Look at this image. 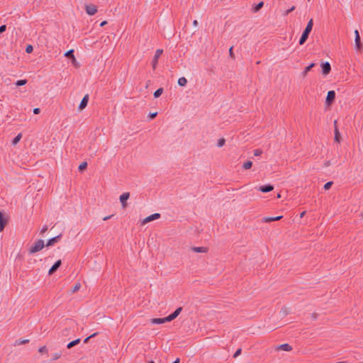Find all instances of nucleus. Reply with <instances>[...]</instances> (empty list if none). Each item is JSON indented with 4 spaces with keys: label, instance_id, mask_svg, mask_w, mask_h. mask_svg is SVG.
<instances>
[{
    "label": "nucleus",
    "instance_id": "c03bdc74",
    "mask_svg": "<svg viewBox=\"0 0 363 363\" xmlns=\"http://www.w3.org/2000/svg\"><path fill=\"white\" fill-rule=\"evenodd\" d=\"M6 29V25H2L0 26V34L4 33Z\"/></svg>",
    "mask_w": 363,
    "mask_h": 363
},
{
    "label": "nucleus",
    "instance_id": "864d4df0",
    "mask_svg": "<svg viewBox=\"0 0 363 363\" xmlns=\"http://www.w3.org/2000/svg\"><path fill=\"white\" fill-rule=\"evenodd\" d=\"M89 339H91V338L89 337H89H86V338L84 340V343H87V342H89Z\"/></svg>",
    "mask_w": 363,
    "mask_h": 363
},
{
    "label": "nucleus",
    "instance_id": "72a5a7b5",
    "mask_svg": "<svg viewBox=\"0 0 363 363\" xmlns=\"http://www.w3.org/2000/svg\"><path fill=\"white\" fill-rule=\"evenodd\" d=\"M225 140L224 138H220L218 141V147H221L225 145Z\"/></svg>",
    "mask_w": 363,
    "mask_h": 363
},
{
    "label": "nucleus",
    "instance_id": "dca6fc26",
    "mask_svg": "<svg viewBox=\"0 0 363 363\" xmlns=\"http://www.w3.org/2000/svg\"><path fill=\"white\" fill-rule=\"evenodd\" d=\"M191 250L194 252L206 253L208 250L206 247H192Z\"/></svg>",
    "mask_w": 363,
    "mask_h": 363
},
{
    "label": "nucleus",
    "instance_id": "052dcab7",
    "mask_svg": "<svg viewBox=\"0 0 363 363\" xmlns=\"http://www.w3.org/2000/svg\"><path fill=\"white\" fill-rule=\"evenodd\" d=\"M259 63H260V61H257V62H256V64H257V65H258V64H259Z\"/></svg>",
    "mask_w": 363,
    "mask_h": 363
},
{
    "label": "nucleus",
    "instance_id": "a19ab883",
    "mask_svg": "<svg viewBox=\"0 0 363 363\" xmlns=\"http://www.w3.org/2000/svg\"><path fill=\"white\" fill-rule=\"evenodd\" d=\"M233 46H231L230 48V49H229V55H230V57H232L233 59H235V55H234V53L233 52Z\"/></svg>",
    "mask_w": 363,
    "mask_h": 363
},
{
    "label": "nucleus",
    "instance_id": "f03ea898",
    "mask_svg": "<svg viewBox=\"0 0 363 363\" xmlns=\"http://www.w3.org/2000/svg\"><path fill=\"white\" fill-rule=\"evenodd\" d=\"M45 246L44 241L41 239L38 240L35 244L30 248L29 252L33 254L40 251Z\"/></svg>",
    "mask_w": 363,
    "mask_h": 363
},
{
    "label": "nucleus",
    "instance_id": "b1692460",
    "mask_svg": "<svg viewBox=\"0 0 363 363\" xmlns=\"http://www.w3.org/2000/svg\"><path fill=\"white\" fill-rule=\"evenodd\" d=\"M264 6V2L263 1H260L255 6H254L252 8V11L254 13H256L257 11H259Z\"/></svg>",
    "mask_w": 363,
    "mask_h": 363
},
{
    "label": "nucleus",
    "instance_id": "9d476101",
    "mask_svg": "<svg viewBox=\"0 0 363 363\" xmlns=\"http://www.w3.org/2000/svg\"><path fill=\"white\" fill-rule=\"evenodd\" d=\"M8 220L5 218L4 213L0 211V232H2L7 225Z\"/></svg>",
    "mask_w": 363,
    "mask_h": 363
},
{
    "label": "nucleus",
    "instance_id": "8fccbe9b",
    "mask_svg": "<svg viewBox=\"0 0 363 363\" xmlns=\"http://www.w3.org/2000/svg\"><path fill=\"white\" fill-rule=\"evenodd\" d=\"M354 35H355V38L360 37L359 33L357 30H354Z\"/></svg>",
    "mask_w": 363,
    "mask_h": 363
},
{
    "label": "nucleus",
    "instance_id": "412c9836",
    "mask_svg": "<svg viewBox=\"0 0 363 363\" xmlns=\"http://www.w3.org/2000/svg\"><path fill=\"white\" fill-rule=\"evenodd\" d=\"M81 342V339L80 338H77L73 341H71L70 342H69L67 345V347L68 349H71L72 347H73L74 346L78 345L79 342Z\"/></svg>",
    "mask_w": 363,
    "mask_h": 363
},
{
    "label": "nucleus",
    "instance_id": "7ed1b4c3",
    "mask_svg": "<svg viewBox=\"0 0 363 363\" xmlns=\"http://www.w3.org/2000/svg\"><path fill=\"white\" fill-rule=\"evenodd\" d=\"M335 99V91L333 90H330L328 92L327 96L325 99V105L330 106L333 104Z\"/></svg>",
    "mask_w": 363,
    "mask_h": 363
},
{
    "label": "nucleus",
    "instance_id": "4be33fe9",
    "mask_svg": "<svg viewBox=\"0 0 363 363\" xmlns=\"http://www.w3.org/2000/svg\"><path fill=\"white\" fill-rule=\"evenodd\" d=\"M315 65V64L313 62V63L310 64L308 66H307V67L305 68V69H304V71L303 72V73H302L303 77H306V75H307L308 72L309 71H311V69H312Z\"/></svg>",
    "mask_w": 363,
    "mask_h": 363
},
{
    "label": "nucleus",
    "instance_id": "79ce46f5",
    "mask_svg": "<svg viewBox=\"0 0 363 363\" xmlns=\"http://www.w3.org/2000/svg\"><path fill=\"white\" fill-rule=\"evenodd\" d=\"M157 115V112H154V113H150L148 116V117L150 118V119H153L155 118Z\"/></svg>",
    "mask_w": 363,
    "mask_h": 363
},
{
    "label": "nucleus",
    "instance_id": "37998d69",
    "mask_svg": "<svg viewBox=\"0 0 363 363\" xmlns=\"http://www.w3.org/2000/svg\"><path fill=\"white\" fill-rule=\"evenodd\" d=\"M295 10V6H291L289 9H288L287 11H286V15H288L289 13L292 12L293 11Z\"/></svg>",
    "mask_w": 363,
    "mask_h": 363
},
{
    "label": "nucleus",
    "instance_id": "c9c22d12",
    "mask_svg": "<svg viewBox=\"0 0 363 363\" xmlns=\"http://www.w3.org/2000/svg\"><path fill=\"white\" fill-rule=\"evenodd\" d=\"M48 351V348H47L46 346H43V347H40L39 350H38V352L40 353H47Z\"/></svg>",
    "mask_w": 363,
    "mask_h": 363
},
{
    "label": "nucleus",
    "instance_id": "a211bd4d",
    "mask_svg": "<svg viewBox=\"0 0 363 363\" xmlns=\"http://www.w3.org/2000/svg\"><path fill=\"white\" fill-rule=\"evenodd\" d=\"M152 324H162L168 322L165 320V318H155L150 320Z\"/></svg>",
    "mask_w": 363,
    "mask_h": 363
},
{
    "label": "nucleus",
    "instance_id": "bb28decb",
    "mask_svg": "<svg viewBox=\"0 0 363 363\" xmlns=\"http://www.w3.org/2000/svg\"><path fill=\"white\" fill-rule=\"evenodd\" d=\"M80 288H81V284L79 282H77L72 288L71 292L72 294H74V293L77 292V291H79Z\"/></svg>",
    "mask_w": 363,
    "mask_h": 363
},
{
    "label": "nucleus",
    "instance_id": "09e8293b",
    "mask_svg": "<svg viewBox=\"0 0 363 363\" xmlns=\"http://www.w3.org/2000/svg\"><path fill=\"white\" fill-rule=\"evenodd\" d=\"M113 216V215H110V216H105L103 220H107L108 219H110L111 218H112Z\"/></svg>",
    "mask_w": 363,
    "mask_h": 363
},
{
    "label": "nucleus",
    "instance_id": "13d9d810",
    "mask_svg": "<svg viewBox=\"0 0 363 363\" xmlns=\"http://www.w3.org/2000/svg\"><path fill=\"white\" fill-rule=\"evenodd\" d=\"M179 358H177L172 363H179Z\"/></svg>",
    "mask_w": 363,
    "mask_h": 363
},
{
    "label": "nucleus",
    "instance_id": "49530a36",
    "mask_svg": "<svg viewBox=\"0 0 363 363\" xmlns=\"http://www.w3.org/2000/svg\"><path fill=\"white\" fill-rule=\"evenodd\" d=\"M33 111L34 114H38L40 112V109L39 108H35Z\"/></svg>",
    "mask_w": 363,
    "mask_h": 363
},
{
    "label": "nucleus",
    "instance_id": "6ab92c4d",
    "mask_svg": "<svg viewBox=\"0 0 363 363\" xmlns=\"http://www.w3.org/2000/svg\"><path fill=\"white\" fill-rule=\"evenodd\" d=\"M277 350H281L284 351L289 352L292 350V347L289 344L285 343V344L279 345V347H277Z\"/></svg>",
    "mask_w": 363,
    "mask_h": 363
},
{
    "label": "nucleus",
    "instance_id": "6e6d98bb",
    "mask_svg": "<svg viewBox=\"0 0 363 363\" xmlns=\"http://www.w3.org/2000/svg\"><path fill=\"white\" fill-rule=\"evenodd\" d=\"M193 25H194V26H198V21H197L196 20H194V21H193Z\"/></svg>",
    "mask_w": 363,
    "mask_h": 363
},
{
    "label": "nucleus",
    "instance_id": "39448f33",
    "mask_svg": "<svg viewBox=\"0 0 363 363\" xmlns=\"http://www.w3.org/2000/svg\"><path fill=\"white\" fill-rule=\"evenodd\" d=\"M129 197H130L129 192L123 193L120 196V201L121 203L123 208H125L127 207V206H128L127 200L129 199Z\"/></svg>",
    "mask_w": 363,
    "mask_h": 363
},
{
    "label": "nucleus",
    "instance_id": "58836bf2",
    "mask_svg": "<svg viewBox=\"0 0 363 363\" xmlns=\"http://www.w3.org/2000/svg\"><path fill=\"white\" fill-rule=\"evenodd\" d=\"M241 352H242V349L241 348H239L238 350H237V351L233 354V357L236 358L237 357H238L241 354Z\"/></svg>",
    "mask_w": 363,
    "mask_h": 363
},
{
    "label": "nucleus",
    "instance_id": "f8f14e48",
    "mask_svg": "<svg viewBox=\"0 0 363 363\" xmlns=\"http://www.w3.org/2000/svg\"><path fill=\"white\" fill-rule=\"evenodd\" d=\"M88 101H89V94H86L83 97V99H82V101L79 105V109L83 110L84 108H85L87 106Z\"/></svg>",
    "mask_w": 363,
    "mask_h": 363
},
{
    "label": "nucleus",
    "instance_id": "f3484780",
    "mask_svg": "<svg viewBox=\"0 0 363 363\" xmlns=\"http://www.w3.org/2000/svg\"><path fill=\"white\" fill-rule=\"evenodd\" d=\"M282 218H283L282 216H276V217H264L262 218V221L264 223H269V222H272V221L279 220Z\"/></svg>",
    "mask_w": 363,
    "mask_h": 363
},
{
    "label": "nucleus",
    "instance_id": "c756f323",
    "mask_svg": "<svg viewBox=\"0 0 363 363\" xmlns=\"http://www.w3.org/2000/svg\"><path fill=\"white\" fill-rule=\"evenodd\" d=\"M26 83H27L26 79H20V80L16 81L15 84L17 86H21L26 84Z\"/></svg>",
    "mask_w": 363,
    "mask_h": 363
},
{
    "label": "nucleus",
    "instance_id": "ddd939ff",
    "mask_svg": "<svg viewBox=\"0 0 363 363\" xmlns=\"http://www.w3.org/2000/svg\"><path fill=\"white\" fill-rule=\"evenodd\" d=\"M62 237V234H60L54 238H50L48 240L46 246L50 247L53 245L55 243L57 242Z\"/></svg>",
    "mask_w": 363,
    "mask_h": 363
},
{
    "label": "nucleus",
    "instance_id": "aec40b11",
    "mask_svg": "<svg viewBox=\"0 0 363 363\" xmlns=\"http://www.w3.org/2000/svg\"><path fill=\"white\" fill-rule=\"evenodd\" d=\"M355 48L358 51H361L362 49V44L361 43L360 37L354 38Z\"/></svg>",
    "mask_w": 363,
    "mask_h": 363
},
{
    "label": "nucleus",
    "instance_id": "5fc2aeb1",
    "mask_svg": "<svg viewBox=\"0 0 363 363\" xmlns=\"http://www.w3.org/2000/svg\"><path fill=\"white\" fill-rule=\"evenodd\" d=\"M97 334H98V333H93L92 335H89V337H90V338H92V337H94L96 336V335H97Z\"/></svg>",
    "mask_w": 363,
    "mask_h": 363
},
{
    "label": "nucleus",
    "instance_id": "4d7b16f0",
    "mask_svg": "<svg viewBox=\"0 0 363 363\" xmlns=\"http://www.w3.org/2000/svg\"><path fill=\"white\" fill-rule=\"evenodd\" d=\"M306 214V211H303L301 214H300V217L301 218H303Z\"/></svg>",
    "mask_w": 363,
    "mask_h": 363
},
{
    "label": "nucleus",
    "instance_id": "3c124183",
    "mask_svg": "<svg viewBox=\"0 0 363 363\" xmlns=\"http://www.w3.org/2000/svg\"><path fill=\"white\" fill-rule=\"evenodd\" d=\"M107 24V21H104L101 23L100 24V26L103 27L104 26L106 25Z\"/></svg>",
    "mask_w": 363,
    "mask_h": 363
},
{
    "label": "nucleus",
    "instance_id": "bf43d9fd",
    "mask_svg": "<svg viewBox=\"0 0 363 363\" xmlns=\"http://www.w3.org/2000/svg\"><path fill=\"white\" fill-rule=\"evenodd\" d=\"M277 197H278V198H280V197H281L280 194H277Z\"/></svg>",
    "mask_w": 363,
    "mask_h": 363
},
{
    "label": "nucleus",
    "instance_id": "1a4fd4ad",
    "mask_svg": "<svg viewBox=\"0 0 363 363\" xmlns=\"http://www.w3.org/2000/svg\"><path fill=\"white\" fill-rule=\"evenodd\" d=\"M160 218V213H153V214L146 217L143 220V224H145V223H147L148 222L152 221V220L158 219Z\"/></svg>",
    "mask_w": 363,
    "mask_h": 363
},
{
    "label": "nucleus",
    "instance_id": "6e6552de",
    "mask_svg": "<svg viewBox=\"0 0 363 363\" xmlns=\"http://www.w3.org/2000/svg\"><path fill=\"white\" fill-rule=\"evenodd\" d=\"M322 73L324 75L328 74L331 71V66L329 62H325L321 64Z\"/></svg>",
    "mask_w": 363,
    "mask_h": 363
},
{
    "label": "nucleus",
    "instance_id": "0eeeda50",
    "mask_svg": "<svg viewBox=\"0 0 363 363\" xmlns=\"http://www.w3.org/2000/svg\"><path fill=\"white\" fill-rule=\"evenodd\" d=\"M86 12L89 16H93L97 12V7L94 4L86 5Z\"/></svg>",
    "mask_w": 363,
    "mask_h": 363
},
{
    "label": "nucleus",
    "instance_id": "2eb2a0df",
    "mask_svg": "<svg viewBox=\"0 0 363 363\" xmlns=\"http://www.w3.org/2000/svg\"><path fill=\"white\" fill-rule=\"evenodd\" d=\"M334 125H335V138H334V140H335V142L340 143V140H341V135H340L339 130H338V128L337 127V121L336 120L334 121Z\"/></svg>",
    "mask_w": 363,
    "mask_h": 363
},
{
    "label": "nucleus",
    "instance_id": "4c0bfd02",
    "mask_svg": "<svg viewBox=\"0 0 363 363\" xmlns=\"http://www.w3.org/2000/svg\"><path fill=\"white\" fill-rule=\"evenodd\" d=\"M262 154V150L260 149H256L254 150V155L257 157Z\"/></svg>",
    "mask_w": 363,
    "mask_h": 363
},
{
    "label": "nucleus",
    "instance_id": "f257e3e1",
    "mask_svg": "<svg viewBox=\"0 0 363 363\" xmlns=\"http://www.w3.org/2000/svg\"><path fill=\"white\" fill-rule=\"evenodd\" d=\"M313 26V19L311 18L308 22V24L300 38V40H299L300 45H303L306 43V41L307 40V39L309 36V34L312 30Z\"/></svg>",
    "mask_w": 363,
    "mask_h": 363
},
{
    "label": "nucleus",
    "instance_id": "ea45409f",
    "mask_svg": "<svg viewBox=\"0 0 363 363\" xmlns=\"http://www.w3.org/2000/svg\"><path fill=\"white\" fill-rule=\"evenodd\" d=\"M281 313H282L284 315H286L289 313L288 308L286 307L282 308L281 310Z\"/></svg>",
    "mask_w": 363,
    "mask_h": 363
},
{
    "label": "nucleus",
    "instance_id": "cd10ccee",
    "mask_svg": "<svg viewBox=\"0 0 363 363\" xmlns=\"http://www.w3.org/2000/svg\"><path fill=\"white\" fill-rule=\"evenodd\" d=\"M28 342H29V340H28V339H24V340L18 339V340H16L15 345H21L26 344Z\"/></svg>",
    "mask_w": 363,
    "mask_h": 363
},
{
    "label": "nucleus",
    "instance_id": "4468645a",
    "mask_svg": "<svg viewBox=\"0 0 363 363\" xmlns=\"http://www.w3.org/2000/svg\"><path fill=\"white\" fill-rule=\"evenodd\" d=\"M274 189V186L272 184H266L260 186L259 190L263 193H267L272 191Z\"/></svg>",
    "mask_w": 363,
    "mask_h": 363
},
{
    "label": "nucleus",
    "instance_id": "680f3d73",
    "mask_svg": "<svg viewBox=\"0 0 363 363\" xmlns=\"http://www.w3.org/2000/svg\"><path fill=\"white\" fill-rule=\"evenodd\" d=\"M149 363H154V362H153V361H151V362H150Z\"/></svg>",
    "mask_w": 363,
    "mask_h": 363
},
{
    "label": "nucleus",
    "instance_id": "f704fd0d",
    "mask_svg": "<svg viewBox=\"0 0 363 363\" xmlns=\"http://www.w3.org/2000/svg\"><path fill=\"white\" fill-rule=\"evenodd\" d=\"M333 182H328L327 183L325 184L323 188L325 190H328L330 189V187L332 186Z\"/></svg>",
    "mask_w": 363,
    "mask_h": 363
},
{
    "label": "nucleus",
    "instance_id": "603ef678",
    "mask_svg": "<svg viewBox=\"0 0 363 363\" xmlns=\"http://www.w3.org/2000/svg\"><path fill=\"white\" fill-rule=\"evenodd\" d=\"M324 165L325 167H328L330 165V161H327L324 163Z\"/></svg>",
    "mask_w": 363,
    "mask_h": 363
},
{
    "label": "nucleus",
    "instance_id": "5701e85b",
    "mask_svg": "<svg viewBox=\"0 0 363 363\" xmlns=\"http://www.w3.org/2000/svg\"><path fill=\"white\" fill-rule=\"evenodd\" d=\"M65 56L68 58L72 59V60H76V58L74 55V50H69L67 51L65 53Z\"/></svg>",
    "mask_w": 363,
    "mask_h": 363
},
{
    "label": "nucleus",
    "instance_id": "423d86ee",
    "mask_svg": "<svg viewBox=\"0 0 363 363\" xmlns=\"http://www.w3.org/2000/svg\"><path fill=\"white\" fill-rule=\"evenodd\" d=\"M162 52H163V50H162V49H158L156 50L155 56H154L152 62V68L154 69L156 68V66H157V64L158 62V59L160 58V57L162 54Z\"/></svg>",
    "mask_w": 363,
    "mask_h": 363
},
{
    "label": "nucleus",
    "instance_id": "7c9ffc66",
    "mask_svg": "<svg viewBox=\"0 0 363 363\" xmlns=\"http://www.w3.org/2000/svg\"><path fill=\"white\" fill-rule=\"evenodd\" d=\"M86 167H87V162H82V163L79 164V166L78 169H79V172H82V171H84V169H86Z\"/></svg>",
    "mask_w": 363,
    "mask_h": 363
},
{
    "label": "nucleus",
    "instance_id": "20e7f679",
    "mask_svg": "<svg viewBox=\"0 0 363 363\" xmlns=\"http://www.w3.org/2000/svg\"><path fill=\"white\" fill-rule=\"evenodd\" d=\"M182 307L177 308L172 313L169 315L168 316L165 317V320L168 322H170L173 320H174L182 312Z\"/></svg>",
    "mask_w": 363,
    "mask_h": 363
},
{
    "label": "nucleus",
    "instance_id": "c85d7f7f",
    "mask_svg": "<svg viewBox=\"0 0 363 363\" xmlns=\"http://www.w3.org/2000/svg\"><path fill=\"white\" fill-rule=\"evenodd\" d=\"M162 93H163V89L162 88H159L158 89H157L154 92V97L155 98H158V97H160L162 95Z\"/></svg>",
    "mask_w": 363,
    "mask_h": 363
},
{
    "label": "nucleus",
    "instance_id": "9b49d317",
    "mask_svg": "<svg viewBox=\"0 0 363 363\" xmlns=\"http://www.w3.org/2000/svg\"><path fill=\"white\" fill-rule=\"evenodd\" d=\"M61 264H62V262L60 259L56 261L55 262V264L49 269V272H48L49 275L53 274L58 269V268L61 266Z\"/></svg>",
    "mask_w": 363,
    "mask_h": 363
},
{
    "label": "nucleus",
    "instance_id": "393cba45",
    "mask_svg": "<svg viewBox=\"0 0 363 363\" xmlns=\"http://www.w3.org/2000/svg\"><path fill=\"white\" fill-rule=\"evenodd\" d=\"M187 84V79L184 77H182L180 78H179L178 79V84L181 86H185Z\"/></svg>",
    "mask_w": 363,
    "mask_h": 363
},
{
    "label": "nucleus",
    "instance_id": "de8ad7c7",
    "mask_svg": "<svg viewBox=\"0 0 363 363\" xmlns=\"http://www.w3.org/2000/svg\"><path fill=\"white\" fill-rule=\"evenodd\" d=\"M317 318H318V314H317V313H312V314H311V318H312L313 320H316V319H317Z\"/></svg>",
    "mask_w": 363,
    "mask_h": 363
},
{
    "label": "nucleus",
    "instance_id": "473e14b6",
    "mask_svg": "<svg viewBox=\"0 0 363 363\" xmlns=\"http://www.w3.org/2000/svg\"><path fill=\"white\" fill-rule=\"evenodd\" d=\"M61 355H62L61 352H55L53 354L52 358L51 360H52V361L57 360L58 359L60 358Z\"/></svg>",
    "mask_w": 363,
    "mask_h": 363
},
{
    "label": "nucleus",
    "instance_id": "2f4dec72",
    "mask_svg": "<svg viewBox=\"0 0 363 363\" xmlns=\"http://www.w3.org/2000/svg\"><path fill=\"white\" fill-rule=\"evenodd\" d=\"M252 162L251 161H247L246 162H245L243 164V168L245 169H249L252 167Z\"/></svg>",
    "mask_w": 363,
    "mask_h": 363
},
{
    "label": "nucleus",
    "instance_id": "e433bc0d",
    "mask_svg": "<svg viewBox=\"0 0 363 363\" xmlns=\"http://www.w3.org/2000/svg\"><path fill=\"white\" fill-rule=\"evenodd\" d=\"M33 50V48L31 45H28L26 48V52L27 53H31Z\"/></svg>",
    "mask_w": 363,
    "mask_h": 363
},
{
    "label": "nucleus",
    "instance_id": "a878e982",
    "mask_svg": "<svg viewBox=\"0 0 363 363\" xmlns=\"http://www.w3.org/2000/svg\"><path fill=\"white\" fill-rule=\"evenodd\" d=\"M22 138V134L21 133H19L12 140V145H16L19 141Z\"/></svg>",
    "mask_w": 363,
    "mask_h": 363
},
{
    "label": "nucleus",
    "instance_id": "a18cd8bd",
    "mask_svg": "<svg viewBox=\"0 0 363 363\" xmlns=\"http://www.w3.org/2000/svg\"><path fill=\"white\" fill-rule=\"evenodd\" d=\"M47 230H48V226H47V225H44V226L43 227V228L41 229V230H40V233H41V234H43V233H45Z\"/></svg>",
    "mask_w": 363,
    "mask_h": 363
}]
</instances>
